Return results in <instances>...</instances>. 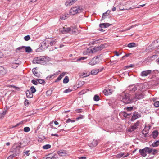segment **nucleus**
I'll list each match as a JSON object with an SVG mask.
<instances>
[{
    "label": "nucleus",
    "instance_id": "obj_45",
    "mask_svg": "<svg viewBox=\"0 0 159 159\" xmlns=\"http://www.w3.org/2000/svg\"><path fill=\"white\" fill-rule=\"evenodd\" d=\"M124 155V153H120L116 155V157L118 158H120Z\"/></svg>",
    "mask_w": 159,
    "mask_h": 159
},
{
    "label": "nucleus",
    "instance_id": "obj_33",
    "mask_svg": "<svg viewBox=\"0 0 159 159\" xmlns=\"http://www.w3.org/2000/svg\"><path fill=\"white\" fill-rule=\"evenodd\" d=\"M25 51L26 52L30 53L32 51V49L29 46L25 47Z\"/></svg>",
    "mask_w": 159,
    "mask_h": 159
},
{
    "label": "nucleus",
    "instance_id": "obj_38",
    "mask_svg": "<svg viewBox=\"0 0 159 159\" xmlns=\"http://www.w3.org/2000/svg\"><path fill=\"white\" fill-rule=\"evenodd\" d=\"M51 147V146L50 144H46L43 146V148L44 149H48L50 148Z\"/></svg>",
    "mask_w": 159,
    "mask_h": 159
},
{
    "label": "nucleus",
    "instance_id": "obj_3",
    "mask_svg": "<svg viewBox=\"0 0 159 159\" xmlns=\"http://www.w3.org/2000/svg\"><path fill=\"white\" fill-rule=\"evenodd\" d=\"M11 152H13V154L10 155L8 158H12L13 157L16 156L20 153V146H16L14 145L11 149Z\"/></svg>",
    "mask_w": 159,
    "mask_h": 159
},
{
    "label": "nucleus",
    "instance_id": "obj_49",
    "mask_svg": "<svg viewBox=\"0 0 159 159\" xmlns=\"http://www.w3.org/2000/svg\"><path fill=\"white\" fill-rule=\"evenodd\" d=\"M31 82L35 85H37L38 84V81L36 80H31Z\"/></svg>",
    "mask_w": 159,
    "mask_h": 159
},
{
    "label": "nucleus",
    "instance_id": "obj_52",
    "mask_svg": "<svg viewBox=\"0 0 159 159\" xmlns=\"http://www.w3.org/2000/svg\"><path fill=\"white\" fill-rule=\"evenodd\" d=\"M154 105L156 107H159V101H156L154 103Z\"/></svg>",
    "mask_w": 159,
    "mask_h": 159
},
{
    "label": "nucleus",
    "instance_id": "obj_53",
    "mask_svg": "<svg viewBox=\"0 0 159 159\" xmlns=\"http://www.w3.org/2000/svg\"><path fill=\"white\" fill-rule=\"evenodd\" d=\"M128 111H131L133 109V107H128L126 108H125Z\"/></svg>",
    "mask_w": 159,
    "mask_h": 159
},
{
    "label": "nucleus",
    "instance_id": "obj_51",
    "mask_svg": "<svg viewBox=\"0 0 159 159\" xmlns=\"http://www.w3.org/2000/svg\"><path fill=\"white\" fill-rule=\"evenodd\" d=\"M152 152L153 155H155L157 153V151L156 149L152 148Z\"/></svg>",
    "mask_w": 159,
    "mask_h": 159
},
{
    "label": "nucleus",
    "instance_id": "obj_4",
    "mask_svg": "<svg viewBox=\"0 0 159 159\" xmlns=\"http://www.w3.org/2000/svg\"><path fill=\"white\" fill-rule=\"evenodd\" d=\"M82 10V8L80 7H74L70 9V12L71 15H74L81 13Z\"/></svg>",
    "mask_w": 159,
    "mask_h": 159
},
{
    "label": "nucleus",
    "instance_id": "obj_35",
    "mask_svg": "<svg viewBox=\"0 0 159 159\" xmlns=\"http://www.w3.org/2000/svg\"><path fill=\"white\" fill-rule=\"evenodd\" d=\"M144 148L146 153L147 152L148 153L150 154L152 152V148H150L147 147L145 148Z\"/></svg>",
    "mask_w": 159,
    "mask_h": 159
},
{
    "label": "nucleus",
    "instance_id": "obj_17",
    "mask_svg": "<svg viewBox=\"0 0 159 159\" xmlns=\"http://www.w3.org/2000/svg\"><path fill=\"white\" fill-rule=\"evenodd\" d=\"M49 45V41L46 40L43 42L41 43V46L43 48H47Z\"/></svg>",
    "mask_w": 159,
    "mask_h": 159
},
{
    "label": "nucleus",
    "instance_id": "obj_34",
    "mask_svg": "<svg viewBox=\"0 0 159 159\" xmlns=\"http://www.w3.org/2000/svg\"><path fill=\"white\" fill-rule=\"evenodd\" d=\"M159 145V141L157 140L154 142L152 144V145L153 147H157Z\"/></svg>",
    "mask_w": 159,
    "mask_h": 159
},
{
    "label": "nucleus",
    "instance_id": "obj_31",
    "mask_svg": "<svg viewBox=\"0 0 159 159\" xmlns=\"http://www.w3.org/2000/svg\"><path fill=\"white\" fill-rule=\"evenodd\" d=\"M72 28L70 27L65 28V34H66L70 33V31L71 30Z\"/></svg>",
    "mask_w": 159,
    "mask_h": 159
},
{
    "label": "nucleus",
    "instance_id": "obj_26",
    "mask_svg": "<svg viewBox=\"0 0 159 159\" xmlns=\"http://www.w3.org/2000/svg\"><path fill=\"white\" fill-rule=\"evenodd\" d=\"M136 86L137 90H141L143 89V85L142 84H138Z\"/></svg>",
    "mask_w": 159,
    "mask_h": 159
},
{
    "label": "nucleus",
    "instance_id": "obj_36",
    "mask_svg": "<svg viewBox=\"0 0 159 159\" xmlns=\"http://www.w3.org/2000/svg\"><path fill=\"white\" fill-rule=\"evenodd\" d=\"M69 77L67 76H66L65 78L63 80V83L64 84H66L69 81Z\"/></svg>",
    "mask_w": 159,
    "mask_h": 159
},
{
    "label": "nucleus",
    "instance_id": "obj_63",
    "mask_svg": "<svg viewBox=\"0 0 159 159\" xmlns=\"http://www.w3.org/2000/svg\"><path fill=\"white\" fill-rule=\"evenodd\" d=\"M57 157L56 155H53L51 156V159H57Z\"/></svg>",
    "mask_w": 159,
    "mask_h": 159
},
{
    "label": "nucleus",
    "instance_id": "obj_39",
    "mask_svg": "<svg viewBox=\"0 0 159 159\" xmlns=\"http://www.w3.org/2000/svg\"><path fill=\"white\" fill-rule=\"evenodd\" d=\"M57 40L56 39H55L53 41H52L51 42L49 41V45L51 46H52L54 45H55L56 43L57 42Z\"/></svg>",
    "mask_w": 159,
    "mask_h": 159
},
{
    "label": "nucleus",
    "instance_id": "obj_16",
    "mask_svg": "<svg viewBox=\"0 0 159 159\" xmlns=\"http://www.w3.org/2000/svg\"><path fill=\"white\" fill-rule=\"evenodd\" d=\"M59 72H60V71H58L53 74H51L50 75L48 76L46 78L47 80H50L51 79H52L54 78L55 76L59 74Z\"/></svg>",
    "mask_w": 159,
    "mask_h": 159
},
{
    "label": "nucleus",
    "instance_id": "obj_9",
    "mask_svg": "<svg viewBox=\"0 0 159 159\" xmlns=\"http://www.w3.org/2000/svg\"><path fill=\"white\" fill-rule=\"evenodd\" d=\"M144 98V95L141 93H135V96L134 97L133 99L139 100L142 99Z\"/></svg>",
    "mask_w": 159,
    "mask_h": 159
},
{
    "label": "nucleus",
    "instance_id": "obj_28",
    "mask_svg": "<svg viewBox=\"0 0 159 159\" xmlns=\"http://www.w3.org/2000/svg\"><path fill=\"white\" fill-rule=\"evenodd\" d=\"M158 134V132L157 130L154 131L152 133V136L154 139L156 138Z\"/></svg>",
    "mask_w": 159,
    "mask_h": 159
},
{
    "label": "nucleus",
    "instance_id": "obj_50",
    "mask_svg": "<svg viewBox=\"0 0 159 159\" xmlns=\"http://www.w3.org/2000/svg\"><path fill=\"white\" fill-rule=\"evenodd\" d=\"M75 120H72L70 118H69V119H68L66 121V123H69L70 122L73 123V122H75Z\"/></svg>",
    "mask_w": 159,
    "mask_h": 159
},
{
    "label": "nucleus",
    "instance_id": "obj_58",
    "mask_svg": "<svg viewBox=\"0 0 159 159\" xmlns=\"http://www.w3.org/2000/svg\"><path fill=\"white\" fill-rule=\"evenodd\" d=\"M72 91V90L70 89H67L66 90H65L64 92V93H68V92H70Z\"/></svg>",
    "mask_w": 159,
    "mask_h": 159
},
{
    "label": "nucleus",
    "instance_id": "obj_62",
    "mask_svg": "<svg viewBox=\"0 0 159 159\" xmlns=\"http://www.w3.org/2000/svg\"><path fill=\"white\" fill-rule=\"evenodd\" d=\"M103 23L100 24L99 25V27L101 28H105V25H102Z\"/></svg>",
    "mask_w": 159,
    "mask_h": 159
},
{
    "label": "nucleus",
    "instance_id": "obj_64",
    "mask_svg": "<svg viewBox=\"0 0 159 159\" xmlns=\"http://www.w3.org/2000/svg\"><path fill=\"white\" fill-rule=\"evenodd\" d=\"M66 16H65V17H64L63 16H61L60 17V19L62 20H64L66 18Z\"/></svg>",
    "mask_w": 159,
    "mask_h": 159
},
{
    "label": "nucleus",
    "instance_id": "obj_10",
    "mask_svg": "<svg viewBox=\"0 0 159 159\" xmlns=\"http://www.w3.org/2000/svg\"><path fill=\"white\" fill-rule=\"evenodd\" d=\"M97 140H93L90 143H89L88 145L90 147L93 148L96 147L98 144Z\"/></svg>",
    "mask_w": 159,
    "mask_h": 159
},
{
    "label": "nucleus",
    "instance_id": "obj_32",
    "mask_svg": "<svg viewBox=\"0 0 159 159\" xmlns=\"http://www.w3.org/2000/svg\"><path fill=\"white\" fill-rule=\"evenodd\" d=\"M21 63V62L18 60H16L13 63V64H16L17 65L16 66H14V67L12 66V67L14 68H16L18 67V65L20 64Z\"/></svg>",
    "mask_w": 159,
    "mask_h": 159
},
{
    "label": "nucleus",
    "instance_id": "obj_15",
    "mask_svg": "<svg viewBox=\"0 0 159 159\" xmlns=\"http://www.w3.org/2000/svg\"><path fill=\"white\" fill-rule=\"evenodd\" d=\"M128 89L130 91L134 92L137 90L136 85H130L128 87Z\"/></svg>",
    "mask_w": 159,
    "mask_h": 159
},
{
    "label": "nucleus",
    "instance_id": "obj_43",
    "mask_svg": "<svg viewBox=\"0 0 159 159\" xmlns=\"http://www.w3.org/2000/svg\"><path fill=\"white\" fill-rule=\"evenodd\" d=\"M30 90L31 93L33 94L36 91V90L34 86H32L31 87Z\"/></svg>",
    "mask_w": 159,
    "mask_h": 159
},
{
    "label": "nucleus",
    "instance_id": "obj_27",
    "mask_svg": "<svg viewBox=\"0 0 159 159\" xmlns=\"http://www.w3.org/2000/svg\"><path fill=\"white\" fill-rule=\"evenodd\" d=\"M99 72V69H96L92 70L91 72V74L93 75H95L97 74Z\"/></svg>",
    "mask_w": 159,
    "mask_h": 159
},
{
    "label": "nucleus",
    "instance_id": "obj_22",
    "mask_svg": "<svg viewBox=\"0 0 159 159\" xmlns=\"http://www.w3.org/2000/svg\"><path fill=\"white\" fill-rule=\"evenodd\" d=\"M139 152L142 156L145 157L147 155L146 153L144 148L142 149L139 150Z\"/></svg>",
    "mask_w": 159,
    "mask_h": 159
},
{
    "label": "nucleus",
    "instance_id": "obj_6",
    "mask_svg": "<svg viewBox=\"0 0 159 159\" xmlns=\"http://www.w3.org/2000/svg\"><path fill=\"white\" fill-rule=\"evenodd\" d=\"M139 122L137 121L136 123H134L133 125L131 126L128 129V131L131 132L135 130L139 125Z\"/></svg>",
    "mask_w": 159,
    "mask_h": 159
},
{
    "label": "nucleus",
    "instance_id": "obj_18",
    "mask_svg": "<svg viewBox=\"0 0 159 159\" xmlns=\"http://www.w3.org/2000/svg\"><path fill=\"white\" fill-rule=\"evenodd\" d=\"M70 28H71L72 29L70 31V34H77L79 33V31L76 28H74L73 27H71Z\"/></svg>",
    "mask_w": 159,
    "mask_h": 159
},
{
    "label": "nucleus",
    "instance_id": "obj_42",
    "mask_svg": "<svg viewBox=\"0 0 159 159\" xmlns=\"http://www.w3.org/2000/svg\"><path fill=\"white\" fill-rule=\"evenodd\" d=\"M121 114L125 118H129V116H128L127 113L125 112H122L121 113Z\"/></svg>",
    "mask_w": 159,
    "mask_h": 159
},
{
    "label": "nucleus",
    "instance_id": "obj_7",
    "mask_svg": "<svg viewBox=\"0 0 159 159\" xmlns=\"http://www.w3.org/2000/svg\"><path fill=\"white\" fill-rule=\"evenodd\" d=\"M140 115L137 112H135L134 113L133 115L130 120L131 122L134 121L135 120L140 117Z\"/></svg>",
    "mask_w": 159,
    "mask_h": 159
},
{
    "label": "nucleus",
    "instance_id": "obj_44",
    "mask_svg": "<svg viewBox=\"0 0 159 159\" xmlns=\"http://www.w3.org/2000/svg\"><path fill=\"white\" fill-rule=\"evenodd\" d=\"M65 27H62L59 29V32L62 34H65Z\"/></svg>",
    "mask_w": 159,
    "mask_h": 159
},
{
    "label": "nucleus",
    "instance_id": "obj_20",
    "mask_svg": "<svg viewBox=\"0 0 159 159\" xmlns=\"http://www.w3.org/2000/svg\"><path fill=\"white\" fill-rule=\"evenodd\" d=\"M32 71L35 76L37 77H39L40 76V74L37 72L35 68L33 69Z\"/></svg>",
    "mask_w": 159,
    "mask_h": 159
},
{
    "label": "nucleus",
    "instance_id": "obj_2",
    "mask_svg": "<svg viewBox=\"0 0 159 159\" xmlns=\"http://www.w3.org/2000/svg\"><path fill=\"white\" fill-rule=\"evenodd\" d=\"M49 60V58L47 57H39L35 58L33 60V62L34 64H44L48 62Z\"/></svg>",
    "mask_w": 159,
    "mask_h": 159
},
{
    "label": "nucleus",
    "instance_id": "obj_11",
    "mask_svg": "<svg viewBox=\"0 0 159 159\" xmlns=\"http://www.w3.org/2000/svg\"><path fill=\"white\" fill-rule=\"evenodd\" d=\"M104 48V45H101L98 46H95L93 48V50L94 52H95L98 51H100L102 50Z\"/></svg>",
    "mask_w": 159,
    "mask_h": 159
},
{
    "label": "nucleus",
    "instance_id": "obj_25",
    "mask_svg": "<svg viewBox=\"0 0 159 159\" xmlns=\"http://www.w3.org/2000/svg\"><path fill=\"white\" fill-rule=\"evenodd\" d=\"M7 109H4V110H3L2 113H0V118L2 119L3 118L5 115L7 113Z\"/></svg>",
    "mask_w": 159,
    "mask_h": 159
},
{
    "label": "nucleus",
    "instance_id": "obj_13",
    "mask_svg": "<svg viewBox=\"0 0 159 159\" xmlns=\"http://www.w3.org/2000/svg\"><path fill=\"white\" fill-rule=\"evenodd\" d=\"M94 53V52L93 50V48H88L83 52V53L84 55L88 54L90 53Z\"/></svg>",
    "mask_w": 159,
    "mask_h": 159
},
{
    "label": "nucleus",
    "instance_id": "obj_55",
    "mask_svg": "<svg viewBox=\"0 0 159 159\" xmlns=\"http://www.w3.org/2000/svg\"><path fill=\"white\" fill-rule=\"evenodd\" d=\"M105 25V28H107L108 27H109L111 24L108 23H104L102 25Z\"/></svg>",
    "mask_w": 159,
    "mask_h": 159
},
{
    "label": "nucleus",
    "instance_id": "obj_1",
    "mask_svg": "<svg viewBox=\"0 0 159 159\" xmlns=\"http://www.w3.org/2000/svg\"><path fill=\"white\" fill-rule=\"evenodd\" d=\"M119 98L122 102L125 104H129L132 102L133 101L130 97L128 93L123 92L120 94Z\"/></svg>",
    "mask_w": 159,
    "mask_h": 159
},
{
    "label": "nucleus",
    "instance_id": "obj_8",
    "mask_svg": "<svg viewBox=\"0 0 159 159\" xmlns=\"http://www.w3.org/2000/svg\"><path fill=\"white\" fill-rule=\"evenodd\" d=\"M68 152L66 150H61L57 152V153L60 156H65L68 155Z\"/></svg>",
    "mask_w": 159,
    "mask_h": 159
},
{
    "label": "nucleus",
    "instance_id": "obj_41",
    "mask_svg": "<svg viewBox=\"0 0 159 159\" xmlns=\"http://www.w3.org/2000/svg\"><path fill=\"white\" fill-rule=\"evenodd\" d=\"M100 99L98 95H95L93 97V100L95 101H98Z\"/></svg>",
    "mask_w": 159,
    "mask_h": 159
},
{
    "label": "nucleus",
    "instance_id": "obj_59",
    "mask_svg": "<svg viewBox=\"0 0 159 159\" xmlns=\"http://www.w3.org/2000/svg\"><path fill=\"white\" fill-rule=\"evenodd\" d=\"M86 58H87V57H80V58L78 59L77 60V61H80L81 60H84V59H86Z\"/></svg>",
    "mask_w": 159,
    "mask_h": 159
},
{
    "label": "nucleus",
    "instance_id": "obj_54",
    "mask_svg": "<svg viewBox=\"0 0 159 159\" xmlns=\"http://www.w3.org/2000/svg\"><path fill=\"white\" fill-rule=\"evenodd\" d=\"M89 73L88 74L87 73H85L84 72L82 75V76L83 77H86L88 76L89 75Z\"/></svg>",
    "mask_w": 159,
    "mask_h": 159
},
{
    "label": "nucleus",
    "instance_id": "obj_40",
    "mask_svg": "<svg viewBox=\"0 0 159 159\" xmlns=\"http://www.w3.org/2000/svg\"><path fill=\"white\" fill-rule=\"evenodd\" d=\"M36 80H37L39 84H44L45 81L43 79H36Z\"/></svg>",
    "mask_w": 159,
    "mask_h": 159
},
{
    "label": "nucleus",
    "instance_id": "obj_47",
    "mask_svg": "<svg viewBox=\"0 0 159 159\" xmlns=\"http://www.w3.org/2000/svg\"><path fill=\"white\" fill-rule=\"evenodd\" d=\"M24 38L25 41H27L30 39V37L29 35H27L25 36Z\"/></svg>",
    "mask_w": 159,
    "mask_h": 159
},
{
    "label": "nucleus",
    "instance_id": "obj_61",
    "mask_svg": "<svg viewBox=\"0 0 159 159\" xmlns=\"http://www.w3.org/2000/svg\"><path fill=\"white\" fill-rule=\"evenodd\" d=\"M76 111L78 113H80L82 112V109H80L76 110Z\"/></svg>",
    "mask_w": 159,
    "mask_h": 159
},
{
    "label": "nucleus",
    "instance_id": "obj_57",
    "mask_svg": "<svg viewBox=\"0 0 159 159\" xmlns=\"http://www.w3.org/2000/svg\"><path fill=\"white\" fill-rule=\"evenodd\" d=\"M23 121H21L20 122L17 124L16 125L13 127H12V128L16 127L17 126H19L20 125L23 124Z\"/></svg>",
    "mask_w": 159,
    "mask_h": 159
},
{
    "label": "nucleus",
    "instance_id": "obj_21",
    "mask_svg": "<svg viewBox=\"0 0 159 159\" xmlns=\"http://www.w3.org/2000/svg\"><path fill=\"white\" fill-rule=\"evenodd\" d=\"M66 73L63 72L61 73L55 81V82H57L60 81L62 77L65 75Z\"/></svg>",
    "mask_w": 159,
    "mask_h": 159
},
{
    "label": "nucleus",
    "instance_id": "obj_19",
    "mask_svg": "<svg viewBox=\"0 0 159 159\" xmlns=\"http://www.w3.org/2000/svg\"><path fill=\"white\" fill-rule=\"evenodd\" d=\"M25 46H21L18 48L16 49V52H23L25 51Z\"/></svg>",
    "mask_w": 159,
    "mask_h": 159
},
{
    "label": "nucleus",
    "instance_id": "obj_37",
    "mask_svg": "<svg viewBox=\"0 0 159 159\" xmlns=\"http://www.w3.org/2000/svg\"><path fill=\"white\" fill-rule=\"evenodd\" d=\"M136 46V44L134 43H129L128 45V47L129 48H133L135 47Z\"/></svg>",
    "mask_w": 159,
    "mask_h": 159
},
{
    "label": "nucleus",
    "instance_id": "obj_46",
    "mask_svg": "<svg viewBox=\"0 0 159 159\" xmlns=\"http://www.w3.org/2000/svg\"><path fill=\"white\" fill-rule=\"evenodd\" d=\"M133 66V65H132V64H130L129 65L127 66H126L124 67V70H126L127 68H130V67H132Z\"/></svg>",
    "mask_w": 159,
    "mask_h": 159
},
{
    "label": "nucleus",
    "instance_id": "obj_48",
    "mask_svg": "<svg viewBox=\"0 0 159 159\" xmlns=\"http://www.w3.org/2000/svg\"><path fill=\"white\" fill-rule=\"evenodd\" d=\"M24 130L25 132H27L30 131V128L28 127H25L24 128Z\"/></svg>",
    "mask_w": 159,
    "mask_h": 159
},
{
    "label": "nucleus",
    "instance_id": "obj_14",
    "mask_svg": "<svg viewBox=\"0 0 159 159\" xmlns=\"http://www.w3.org/2000/svg\"><path fill=\"white\" fill-rule=\"evenodd\" d=\"M78 0H67L65 3L66 6H69L73 4Z\"/></svg>",
    "mask_w": 159,
    "mask_h": 159
},
{
    "label": "nucleus",
    "instance_id": "obj_60",
    "mask_svg": "<svg viewBox=\"0 0 159 159\" xmlns=\"http://www.w3.org/2000/svg\"><path fill=\"white\" fill-rule=\"evenodd\" d=\"M133 27H134V26H133V25L131 26V27L128 28H127L126 29L124 30V31H125L129 30Z\"/></svg>",
    "mask_w": 159,
    "mask_h": 159
},
{
    "label": "nucleus",
    "instance_id": "obj_23",
    "mask_svg": "<svg viewBox=\"0 0 159 159\" xmlns=\"http://www.w3.org/2000/svg\"><path fill=\"white\" fill-rule=\"evenodd\" d=\"M149 130H147L146 128H145L142 131V133L144 135V137H147L148 136L149 134H148Z\"/></svg>",
    "mask_w": 159,
    "mask_h": 159
},
{
    "label": "nucleus",
    "instance_id": "obj_12",
    "mask_svg": "<svg viewBox=\"0 0 159 159\" xmlns=\"http://www.w3.org/2000/svg\"><path fill=\"white\" fill-rule=\"evenodd\" d=\"M152 72L151 70H148L143 71L141 73V75L142 76H147L148 75L150 74Z\"/></svg>",
    "mask_w": 159,
    "mask_h": 159
},
{
    "label": "nucleus",
    "instance_id": "obj_56",
    "mask_svg": "<svg viewBox=\"0 0 159 159\" xmlns=\"http://www.w3.org/2000/svg\"><path fill=\"white\" fill-rule=\"evenodd\" d=\"M119 9L120 10H130L131 9V7L129 8V9H126V8H124L121 7L120 6L119 7Z\"/></svg>",
    "mask_w": 159,
    "mask_h": 159
},
{
    "label": "nucleus",
    "instance_id": "obj_24",
    "mask_svg": "<svg viewBox=\"0 0 159 159\" xmlns=\"http://www.w3.org/2000/svg\"><path fill=\"white\" fill-rule=\"evenodd\" d=\"M26 94L27 97L29 98H32L33 96V93L29 90H27L26 91Z\"/></svg>",
    "mask_w": 159,
    "mask_h": 159
},
{
    "label": "nucleus",
    "instance_id": "obj_30",
    "mask_svg": "<svg viewBox=\"0 0 159 159\" xmlns=\"http://www.w3.org/2000/svg\"><path fill=\"white\" fill-rule=\"evenodd\" d=\"M110 11L109 10H108L106 12L103 13L102 15V18L104 19L105 18V17L108 15L110 13Z\"/></svg>",
    "mask_w": 159,
    "mask_h": 159
},
{
    "label": "nucleus",
    "instance_id": "obj_29",
    "mask_svg": "<svg viewBox=\"0 0 159 159\" xmlns=\"http://www.w3.org/2000/svg\"><path fill=\"white\" fill-rule=\"evenodd\" d=\"M110 90L104 89L103 91V93L105 95H108L111 94V93Z\"/></svg>",
    "mask_w": 159,
    "mask_h": 159
},
{
    "label": "nucleus",
    "instance_id": "obj_5",
    "mask_svg": "<svg viewBox=\"0 0 159 159\" xmlns=\"http://www.w3.org/2000/svg\"><path fill=\"white\" fill-rule=\"evenodd\" d=\"M100 61L99 56H97L96 57L93 58L91 60L89 64L93 66L94 65L98 63Z\"/></svg>",
    "mask_w": 159,
    "mask_h": 159
}]
</instances>
